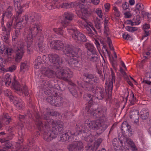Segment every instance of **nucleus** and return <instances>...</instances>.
<instances>
[{
	"instance_id": "obj_6",
	"label": "nucleus",
	"mask_w": 151,
	"mask_h": 151,
	"mask_svg": "<svg viewBox=\"0 0 151 151\" xmlns=\"http://www.w3.org/2000/svg\"><path fill=\"white\" fill-rule=\"evenodd\" d=\"M92 13V11L90 9L83 8L81 9V14L77 13L78 17L86 22V24H85L84 26L86 29V33L90 37H93L94 35V32L92 31L91 28L95 33H96V31L92 24L88 20V18L91 15Z\"/></svg>"
},
{
	"instance_id": "obj_16",
	"label": "nucleus",
	"mask_w": 151,
	"mask_h": 151,
	"mask_svg": "<svg viewBox=\"0 0 151 151\" xmlns=\"http://www.w3.org/2000/svg\"><path fill=\"white\" fill-rule=\"evenodd\" d=\"M83 147V144L80 141L70 144L67 146L69 151H81Z\"/></svg>"
},
{
	"instance_id": "obj_30",
	"label": "nucleus",
	"mask_w": 151,
	"mask_h": 151,
	"mask_svg": "<svg viewBox=\"0 0 151 151\" xmlns=\"http://www.w3.org/2000/svg\"><path fill=\"white\" fill-rule=\"evenodd\" d=\"M59 0H51V1L46 4L45 6L48 9L50 10L54 9L55 5L59 2Z\"/></svg>"
},
{
	"instance_id": "obj_29",
	"label": "nucleus",
	"mask_w": 151,
	"mask_h": 151,
	"mask_svg": "<svg viewBox=\"0 0 151 151\" xmlns=\"http://www.w3.org/2000/svg\"><path fill=\"white\" fill-rule=\"evenodd\" d=\"M73 57H80L83 53V51L78 47H73Z\"/></svg>"
},
{
	"instance_id": "obj_46",
	"label": "nucleus",
	"mask_w": 151,
	"mask_h": 151,
	"mask_svg": "<svg viewBox=\"0 0 151 151\" xmlns=\"http://www.w3.org/2000/svg\"><path fill=\"white\" fill-rule=\"evenodd\" d=\"M14 52V50L10 47L6 48L4 54L7 56L11 55Z\"/></svg>"
},
{
	"instance_id": "obj_27",
	"label": "nucleus",
	"mask_w": 151,
	"mask_h": 151,
	"mask_svg": "<svg viewBox=\"0 0 151 151\" xmlns=\"http://www.w3.org/2000/svg\"><path fill=\"white\" fill-rule=\"evenodd\" d=\"M122 145L123 142L121 140H120L119 138H115L113 140L112 144L115 151H120V147L119 143ZM123 146V145H122Z\"/></svg>"
},
{
	"instance_id": "obj_37",
	"label": "nucleus",
	"mask_w": 151,
	"mask_h": 151,
	"mask_svg": "<svg viewBox=\"0 0 151 151\" xmlns=\"http://www.w3.org/2000/svg\"><path fill=\"white\" fill-rule=\"evenodd\" d=\"M41 58L40 56H38L37 57V58L35 59V61L34 62V65H35V68L36 69H39L41 66Z\"/></svg>"
},
{
	"instance_id": "obj_15",
	"label": "nucleus",
	"mask_w": 151,
	"mask_h": 151,
	"mask_svg": "<svg viewBox=\"0 0 151 151\" xmlns=\"http://www.w3.org/2000/svg\"><path fill=\"white\" fill-rule=\"evenodd\" d=\"M73 47L69 45H66L62 48V51L64 54L67 56L65 61L68 60L73 57Z\"/></svg>"
},
{
	"instance_id": "obj_38",
	"label": "nucleus",
	"mask_w": 151,
	"mask_h": 151,
	"mask_svg": "<svg viewBox=\"0 0 151 151\" xmlns=\"http://www.w3.org/2000/svg\"><path fill=\"white\" fill-rule=\"evenodd\" d=\"M38 47L39 50L41 52H43L47 48V45L43 43L42 41L41 40L38 43Z\"/></svg>"
},
{
	"instance_id": "obj_31",
	"label": "nucleus",
	"mask_w": 151,
	"mask_h": 151,
	"mask_svg": "<svg viewBox=\"0 0 151 151\" xmlns=\"http://www.w3.org/2000/svg\"><path fill=\"white\" fill-rule=\"evenodd\" d=\"M4 94L5 96H8L11 101H13L14 99H16V97L13 96L12 91L9 89H7L4 91Z\"/></svg>"
},
{
	"instance_id": "obj_58",
	"label": "nucleus",
	"mask_w": 151,
	"mask_h": 151,
	"mask_svg": "<svg viewBox=\"0 0 151 151\" xmlns=\"http://www.w3.org/2000/svg\"><path fill=\"white\" fill-rule=\"evenodd\" d=\"M16 68V66L14 65H13L8 68V70L12 72L15 70Z\"/></svg>"
},
{
	"instance_id": "obj_18",
	"label": "nucleus",
	"mask_w": 151,
	"mask_h": 151,
	"mask_svg": "<svg viewBox=\"0 0 151 151\" xmlns=\"http://www.w3.org/2000/svg\"><path fill=\"white\" fill-rule=\"evenodd\" d=\"M102 139L101 138H100L97 139L95 142L93 146L91 144H88L85 147L86 150V151H93L94 148L97 150L102 142Z\"/></svg>"
},
{
	"instance_id": "obj_3",
	"label": "nucleus",
	"mask_w": 151,
	"mask_h": 151,
	"mask_svg": "<svg viewBox=\"0 0 151 151\" xmlns=\"http://www.w3.org/2000/svg\"><path fill=\"white\" fill-rule=\"evenodd\" d=\"M41 15L35 12L26 15L21 17L16 25L17 29L15 35L12 37V40L16 41L21 32L20 29L25 27L27 24L31 25L29 27V33L27 34V47L29 48L32 43L33 36L35 37L40 30V23L38 21L41 18Z\"/></svg>"
},
{
	"instance_id": "obj_14",
	"label": "nucleus",
	"mask_w": 151,
	"mask_h": 151,
	"mask_svg": "<svg viewBox=\"0 0 151 151\" xmlns=\"http://www.w3.org/2000/svg\"><path fill=\"white\" fill-rule=\"evenodd\" d=\"M35 140L32 139L27 145H19L16 149V151H27L31 149L32 151H37L38 148L34 143Z\"/></svg>"
},
{
	"instance_id": "obj_36",
	"label": "nucleus",
	"mask_w": 151,
	"mask_h": 151,
	"mask_svg": "<svg viewBox=\"0 0 151 151\" xmlns=\"http://www.w3.org/2000/svg\"><path fill=\"white\" fill-rule=\"evenodd\" d=\"M141 118L143 120L147 119L149 115L148 111L145 109H142L140 111Z\"/></svg>"
},
{
	"instance_id": "obj_28",
	"label": "nucleus",
	"mask_w": 151,
	"mask_h": 151,
	"mask_svg": "<svg viewBox=\"0 0 151 151\" xmlns=\"http://www.w3.org/2000/svg\"><path fill=\"white\" fill-rule=\"evenodd\" d=\"M14 103L16 107L19 109H22L24 107V103L22 100L16 97V99H14Z\"/></svg>"
},
{
	"instance_id": "obj_49",
	"label": "nucleus",
	"mask_w": 151,
	"mask_h": 151,
	"mask_svg": "<svg viewBox=\"0 0 151 151\" xmlns=\"http://www.w3.org/2000/svg\"><path fill=\"white\" fill-rule=\"evenodd\" d=\"M111 64L114 69L115 71H116L117 65V60L113 58V60L111 62Z\"/></svg>"
},
{
	"instance_id": "obj_9",
	"label": "nucleus",
	"mask_w": 151,
	"mask_h": 151,
	"mask_svg": "<svg viewBox=\"0 0 151 151\" xmlns=\"http://www.w3.org/2000/svg\"><path fill=\"white\" fill-rule=\"evenodd\" d=\"M67 30L69 33H72V38L76 42H85L87 41L86 36L74 27H68Z\"/></svg>"
},
{
	"instance_id": "obj_43",
	"label": "nucleus",
	"mask_w": 151,
	"mask_h": 151,
	"mask_svg": "<svg viewBox=\"0 0 151 151\" xmlns=\"http://www.w3.org/2000/svg\"><path fill=\"white\" fill-rule=\"evenodd\" d=\"M87 99H86L88 101L89 104L92 105L93 104V102L94 99H96V97L90 94H88L86 95Z\"/></svg>"
},
{
	"instance_id": "obj_63",
	"label": "nucleus",
	"mask_w": 151,
	"mask_h": 151,
	"mask_svg": "<svg viewBox=\"0 0 151 151\" xmlns=\"http://www.w3.org/2000/svg\"><path fill=\"white\" fill-rule=\"evenodd\" d=\"M104 7L106 12H108L110 8V4L109 3H106L104 5Z\"/></svg>"
},
{
	"instance_id": "obj_39",
	"label": "nucleus",
	"mask_w": 151,
	"mask_h": 151,
	"mask_svg": "<svg viewBox=\"0 0 151 151\" xmlns=\"http://www.w3.org/2000/svg\"><path fill=\"white\" fill-rule=\"evenodd\" d=\"M74 5V3L73 2L64 3L62 4L60 6L61 8L67 9L73 7Z\"/></svg>"
},
{
	"instance_id": "obj_21",
	"label": "nucleus",
	"mask_w": 151,
	"mask_h": 151,
	"mask_svg": "<svg viewBox=\"0 0 151 151\" xmlns=\"http://www.w3.org/2000/svg\"><path fill=\"white\" fill-rule=\"evenodd\" d=\"M41 71L42 74L49 78L53 77L55 74V73L52 70L48 68L42 67Z\"/></svg>"
},
{
	"instance_id": "obj_53",
	"label": "nucleus",
	"mask_w": 151,
	"mask_h": 151,
	"mask_svg": "<svg viewBox=\"0 0 151 151\" xmlns=\"http://www.w3.org/2000/svg\"><path fill=\"white\" fill-rule=\"evenodd\" d=\"M107 42L110 50H114V48L113 46L111 40L110 38L109 37L107 38Z\"/></svg>"
},
{
	"instance_id": "obj_11",
	"label": "nucleus",
	"mask_w": 151,
	"mask_h": 151,
	"mask_svg": "<svg viewBox=\"0 0 151 151\" xmlns=\"http://www.w3.org/2000/svg\"><path fill=\"white\" fill-rule=\"evenodd\" d=\"M47 101L52 105L59 107L63 104V98L60 96L55 93V95L49 96L47 98Z\"/></svg>"
},
{
	"instance_id": "obj_42",
	"label": "nucleus",
	"mask_w": 151,
	"mask_h": 151,
	"mask_svg": "<svg viewBox=\"0 0 151 151\" xmlns=\"http://www.w3.org/2000/svg\"><path fill=\"white\" fill-rule=\"evenodd\" d=\"M4 139L5 141L2 144L3 145V148L6 149H8L11 148L12 145L11 143L8 141L6 140L5 139Z\"/></svg>"
},
{
	"instance_id": "obj_33",
	"label": "nucleus",
	"mask_w": 151,
	"mask_h": 151,
	"mask_svg": "<svg viewBox=\"0 0 151 151\" xmlns=\"http://www.w3.org/2000/svg\"><path fill=\"white\" fill-rule=\"evenodd\" d=\"M85 47L88 50L87 54L90 53L89 52H96V49L94 46L91 43L89 42H87L85 44Z\"/></svg>"
},
{
	"instance_id": "obj_19",
	"label": "nucleus",
	"mask_w": 151,
	"mask_h": 151,
	"mask_svg": "<svg viewBox=\"0 0 151 151\" xmlns=\"http://www.w3.org/2000/svg\"><path fill=\"white\" fill-rule=\"evenodd\" d=\"M50 46L52 48L59 50H62L65 46L62 42L59 40H55L53 42V44L52 41H49Z\"/></svg>"
},
{
	"instance_id": "obj_23",
	"label": "nucleus",
	"mask_w": 151,
	"mask_h": 151,
	"mask_svg": "<svg viewBox=\"0 0 151 151\" xmlns=\"http://www.w3.org/2000/svg\"><path fill=\"white\" fill-rule=\"evenodd\" d=\"M150 25L147 24H145L143 25L142 29L144 30V33L142 37L141 40H146L147 39V37L150 35L149 31L148 30V29L150 28Z\"/></svg>"
},
{
	"instance_id": "obj_48",
	"label": "nucleus",
	"mask_w": 151,
	"mask_h": 151,
	"mask_svg": "<svg viewBox=\"0 0 151 151\" xmlns=\"http://www.w3.org/2000/svg\"><path fill=\"white\" fill-rule=\"evenodd\" d=\"M29 65L26 62L22 63L21 64L20 69L21 70H27Z\"/></svg>"
},
{
	"instance_id": "obj_10",
	"label": "nucleus",
	"mask_w": 151,
	"mask_h": 151,
	"mask_svg": "<svg viewBox=\"0 0 151 151\" xmlns=\"http://www.w3.org/2000/svg\"><path fill=\"white\" fill-rule=\"evenodd\" d=\"M12 85L13 87L20 95L23 94L25 96L29 95L28 89L25 85H21L15 79L12 82Z\"/></svg>"
},
{
	"instance_id": "obj_17",
	"label": "nucleus",
	"mask_w": 151,
	"mask_h": 151,
	"mask_svg": "<svg viewBox=\"0 0 151 151\" xmlns=\"http://www.w3.org/2000/svg\"><path fill=\"white\" fill-rule=\"evenodd\" d=\"M43 84V88L45 94L50 95L53 92L54 88L50 82L44 81Z\"/></svg>"
},
{
	"instance_id": "obj_25",
	"label": "nucleus",
	"mask_w": 151,
	"mask_h": 151,
	"mask_svg": "<svg viewBox=\"0 0 151 151\" xmlns=\"http://www.w3.org/2000/svg\"><path fill=\"white\" fill-rule=\"evenodd\" d=\"M95 92H93V93H96V98L99 99H102L104 96L105 93L104 90L103 88L97 87L95 88Z\"/></svg>"
},
{
	"instance_id": "obj_62",
	"label": "nucleus",
	"mask_w": 151,
	"mask_h": 151,
	"mask_svg": "<svg viewBox=\"0 0 151 151\" xmlns=\"http://www.w3.org/2000/svg\"><path fill=\"white\" fill-rule=\"evenodd\" d=\"M122 6L124 10H126L127 9L128 7V4L127 3L125 2V3L122 4Z\"/></svg>"
},
{
	"instance_id": "obj_40",
	"label": "nucleus",
	"mask_w": 151,
	"mask_h": 151,
	"mask_svg": "<svg viewBox=\"0 0 151 151\" xmlns=\"http://www.w3.org/2000/svg\"><path fill=\"white\" fill-rule=\"evenodd\" d=\"M144 8V6L142 4H137L134 10L136 14H139L140 11L142 10Z\"/></svg>"
},
{
	"instance_id": "obj_57",
	"label": "nucleus",
	"mask_w": 151,
	"mask_h": 151,
	"mask_svg": "<svg viewBox=\"0 0 151 151\" xmlns=\"http://www.w3.org/2000/svg\"><path fill=\"white\" fill-rule=\"evenodd\" d=\"M113 9L114 11L115 15L117 17H119L120 16V12L118 10L117 7L114 6L113 8Z\"/></svg>"
},
{
	"instance_id": "obj_56",
	"label": "nucleus",
	"mask_w": 151,
	"mask_h": 151,
	"mask_svg": "<svg viewBox=\"0 0 151 151\" xmlns=\"http://www.w3.org/2000/svg\"><path fill=\"white\" fill-rule=\"evenodd\" d=\"M70 91L73 96L76 97L77 96L78 92L76 89L74 88H71L70 90Z\"/></svg>"
},
{
	"instance_id": "obj_2",
	"label": "nucleus",
	"mask_w": 151,
	"mask_h": 151,
	"mask_svg": "<svg viewBox=\"0 0 151 151\" xmlns=\"http://www.w3.org/2000/svg\"><path fill=\"white\" fill-rule=\"evenodd\" d=\"M46 111L41 113V116L38 112L32 114L29 111H27L28 117L32 119L34 115L36 118L35 122L39 130L43 131V137L46 141L49 142L55 138L58 133L63 129L64 124L62 121L58 120L56 122L50 118V113L45 109Z\"/></svg>"
},
{
	"instance_id": "obj_22",
	"label": "nucleus",
	"mask_w": 151,
	"mask_h": 151,
	"mask_svg": "<svg viewBox=\"0 0 151 151\" xmlns=\"http://www.w3.org/2000/svg\"><path fill=\"white\" fill-rule=\"evenodd\" d=\"M13 5L15 8L16 9V8H17V9L16 15V18L17 17V18H18L22 13L23 11V9L22 7L21 6L19 0H14ZM16 9L17 10V9Z\"/></svg>"
},
{
	"instance_id": "obj_13",
	"label": "nucleus",
	"mask_w": 151,
	"mask_h": 151,
	"mask_svg": "<svg viewBox=\"0 0 151 151\" xmlns=\"http://www.w3.org/2000/svg\"><path fill=\"white\" fill-rule=\"evenodd\" d=\"M49 60L52 63L55 69L59 68L61 67L63 63V60L58 55L54 54L48 55Z\"/></svg>"
},
{
	"instance_id": "obj_54",
	"label": "nucleus",
	"mask_w": 151,
	"mask_h": 151,
	"mask_svg": "<svg viewBox=\"0 0 151 151\" xmlns=\"http://www.w3.org/2000/svg\"><path fill=\"white\" fill-rule=\"evenodd\" d=\"M15 60L14 56L13 55L7 56L6 61L7 62H14Z\"/></svg>"
},
{
	"instance_id": "obj_52",
	"label": "nucleus",
	"mask_w": 151,
	"mask_h": 151,
	"mask_svg": "<svg viewBox=\"0 0 151 151\" xmlns=\"http://www.w3.org/2000/svg\"><path fill=\"white\" fill-rule=\"evenodd\" d=\"M100 42L101 44H102L103 45V47L105 49V51L106 52L108 55L109 56L110 54V52L108 51L107 46L106 45H104L103 41L102 40H100Z\"/></svg>"
},
{
	"instance_id": "obj_61",
	"label": "nucleus",
	"mask_w": 151,
	"mask_h": 151,
	"mask_svg": "<svg viewBox=\"0 0 151 151\" xmlns=\"http://www.w3.org/2000/svg\"><path fill=\"white\" fill-rule=\"evenodd\" d=\"M104 32L106 34V35H108L109 34V29L108 27H104Z\"/></svg>"
},
{
	"instance_id": "obj_64",
	"label": "nucleus",
	"mask_w": 151,
	"mask_h": 151,
	"mask_svg": "<svg viewBox=\"0 0 151 151\" xmlns=\"http://www.w3.org/2000/svg\"><path fill=\"white\" fill-rule=\"evenodd\" d=\"M125 17L127 18H129L131 16V14L128 12H126L124 13Z\"/></svg>"
},
{
	"instance_id": "obj_8",
	"label": "nucleus",
	"mask_w": 151,
	"mask_h": 151,
	"mask_svg": "<svg viewBox=\"0 0 151 151\" xmlns=\"http://www.w3.org/2000/svg\"><path fill=\"white\" fill-rule=\"evenodd\" d=\"M55 73L57 77L65 81H68L73 76V72L68 68L61 67L58 68Z\"/></svg>"
},
{
	"instance_id": "obj_50",
	"label": "nucleus",
	"mask_w": 151,
	"mask_h": 151,
	"mask_svg": "<svg viewBox=\"0 0 151 151\" xmlns=\"http://www.w3.org/2000/svg\"><path fill=\"white\" fill-rule=\"evenodd\" d=\"M126 29L127 31L131 32H134L138 30V28L137 27H133L129 26H126Z\"/></svg>"
},
{
	"instance_id": "obj_59",
	"label": "nucleus",
	"mask_w": 151,
	"mask_h": 151,
	"mask_svg": "<svg viewBox=\"0 0 151 151\" xmlns=\"http://www.w3.org/2000/svg\"><path fill=\"white\" fill-rule=\"evenodd\" d=\"M13 136L14 134L12 133H9L7 135L6 140L9 141V140L11 139L13 137Z\"/></svg>"
},
{
	"instance_id": "obj_24",
	"label": "nucleus",
	"mask_w": 151,
	"mask_h": 151,
	"mask_svg": "<svg viewBox=\"0 0 151 151\" xmlns=\"http://www.w3.org/2000/svg\"><path fill=\"white\" fill-rule=\"evenodd\" d=\"M88 54L87 58L89 61L92 62L97 63L99 61L98 55L97 54L96 51L93 52Z\"/></svg>"
},
{
	"instance_id": "obj_35",
	"label": "nucleus",
	"mask_w": 151,
	"mask_h": 151,
	"mask_svg": "<svg viewBox=\"0 0 151 151\" xmlns=\"http://www.w3.org/2000/svg\"><path fill=\"white\" fill-rule=\"evenodd\" d=\"M2 81L5 83L6 86L9 85L11 82V75L9 74H6L4 78L3 79Z\"/></svg>"
},
{
	"instance_id": "obj_32",
	"label": "nucleus",
	"mask_w": 151,
	"mask_h": 151,
	"mask_svg": "<svg viewBox=\"0 0 151 151\" xmlns=\"http://www.w3.org/2000/svg\"><path fill=\"white\" fill-rule=\"evenodd\" d=\"M112 73V68L111 69ZM115 82L114 75L112 73V79L110 80L109 82L108 86V90L109 92H111L112 91L113 88V83Z\"/></svg>"
},
{
	"instance_id": "obj_20",
	"label": "nucleus",
	"mask_w": 151,
	"mask_h": 151,
	"mask_svg": "<svg viewBox=\"0 0 151 151\" xmlns=\"http://www.w3.org/2000/svg\"><path fill=\"white\" fill-rule=\"evenodd\" d=\"M69 65V66L75 69L80 67V65L78 62L76 60V58L72 57L68 60L66 61Z\"/></svg>"
},
{
	"instance_id": "obj_41",
	"label": "nucleus",
	"mask_w": 151,
	"mask_h": 151,
	"mask_svg": "<svg viewBox=\"0 0 151 151\" xmlns=\"http://www.w3.org/2000/svg\"><path fill=\"white\" fill-rule=\"evenodd\" d=\"M132 22L133 24L134 25H139L141 22L140 17L138 15L137 16L132 19Z\"/></svg>"
},
{
	"instance_id": "obj_60",
	"label": "nucleus",
	"mask_w": 151,
	"mask_h": 151,
	"mask_svg": "<svg viewBox=\"0 0 151 151\" xmlns=\"http://www.w3.org/2000/svg\"><path fill=\"white\" fill-rule=\"evenodd\" d=\"M6 49V48L5 47L4 45H1L0 46V53L1 54H3L4 53Z\"/></svg>"
},
{
	"instance_id": "obj_55",
	"label": "nucleus",
	"mask_w": 151,
	"mask_h": 151,
	"mask_svg": "<svg viewBox=\"0 0 151 151\" xmlns=\"http://www.w3.org/2000/svg\"><path fill=\"white\" fill-rule=\"evenodd\" d=\"M96 12L97 14L99 17L101 18L103 15L102 10L100 8H98L96 9Z\"/></svg>"
},
{
	"instance_id": "obj_45",
	"label": "nucleus",
	"mask_w": 151,
	"mask_h": 151,
	"mask_svg": "<svg viewBox=\"0 0 151 151\" xmlns=\"http://www.w3.org/2000/svg\"><path fill=\"white\" fill-rule=\"evenodd\" d=\"M147 80H144L142 82L149 85H151V72L147 73L146 75Z\"/></svg>"
},
{
	"instance_id": "obj_44",
	"label": "nucleus",
	"mask_w": 151,
	"mask_h": 151,
	"mask_svg": "<svg viewBox=\"0 0 151 151\" xmlns=\"http://www.w3.org/2000/svg\"><path fill=\"white\" fill-rule=\"evenodd\" d=\"M136 98L134 97L133 93H132L130 95V99L129 100L130 102L129 105H133L136 103Z\"/></svg>"
},
{
	"instance_id": "obj_12",
	"label": "nucleus",
	"mask_w": 151,
	"mask_h": 151,
	"mask_svg": "<svg viewBox=\"0 0 151 151\" xmlns=\"http://www.w3.org/2000/svg\"><path fill=\"white\" fill-rule=\"evenodd\" d=\"M17 49L16 51V54L15 57V60L17 63L19 62L21 60L24 52L23 48L24 45L22 40L18 41Z\"/></svg>"
},
{
	"instance_id": "obj_47",
	"label": "nucleus",
	"mask_w": 151,
	"mask_h": 151,
	"mask_svg": "<svg viewBox=\"0 0 151 151\" xmlns=\"http://www.w3.org/2000/svg\"><path fill=\"white\" fill-rule=\"evenodd\" d=\"M4 120L5 121V123L6 124H8L12 121L10 116L7 114H6L4 115Z\"/></svg>"
},
{
	"instance_id": "obj_34",
	"label": "nucleus",
	"mask_w": 151,
	"mask_h": 151,
	"mask_svg": "<svg viewBox=\"0 0 151 151\" xmlns=\"http://www.w3.org/2000/svg\"><path fill=\"white\" fill-rule=\"evenodd\" d=\"M128 144L131 147L132 150L133 151H137V149L135 145L133 142L130 139H127L126 142L125 143Z\"/></svg>"
},
{
	"instance_id": "obj_4",
	"label": "nucleus",
	"mask_w": 151,
	"mask_h": 151,
	"mask_svg": "<svg viewBox=\"0 0 151 151\" xmlns=\"http://www.w3.org/2000/svg\"><path fill=\"white\" fill-rule=\"evenodd\" d=\"M13 8L9 6L2 15L1 19V29L0 31L2 36V40L6 43L8 42L10 34L12 29L13 19L12 16Z\"/></svg>"
},
{
	"instance_id": "obj_51",
	"label": "nucleus",
	"mask_w": 151,
	"mask_h": 151,
	"mask_svg": "<svg viewBox=\"0 0 151 151\" xmlns=\"http://www.w3.org/2000/svg\"><path fill=\"white\" fill-rule=\"evenodd\" d=\"M122 37L126 40H132V39L131 36L127 32L124 33L122 35Z\"/></svg>"
},
{
	"instance_id": "obj_1",
	"label": "nucleus",
	"mask_w": 151,
	"mask_h": 151,
	"mask_svg": "<svg viewBox=\"0 0 151 151\" xmlns=\"http://www.w3.org/2000/svg\"><path fill=\"white\" fill-rule=\"evenodd\" d=\"M106 108L101 106L97 109H94L93 107L90 106L88 110V112L96 118H100L96 121H91L86 120L84 123V126L87 127L86 128L83 125L78 126L76 129V132L70 130H66L63 134H59L58 136L59 141L64 142L68 140L73 135H79L82 139L91 143L94 139V136L91 132V130H99L101 133L104 132L108 127L106 122L108 120L106 114Z\"/></svg>"
},
{
	"instance_id": "obj_7",
	"label": "nucleus",
	"mask_w": 151,
	"mask_h": 151,
	"mask_svg": "<svg viewBox=\"0 0 151 151\" xmlns=\"http://www.w3.org/2000/svg\"><path fill=\"white\" fill-rule=\"evenodd\" d=\"M63 17L64 20L61 22V27L60 28H55L53 29L54 31L56 34L62 35L64 34L63 28L70 27V22L72 21L74 17V14L69 12H66L64 13Z\"/></svg>"
},
{
	"instance_id": "obj_26",
	"label": "nucleus",
	"mask_w": 151,
	"mask_h": 151,
	"mask_svg": "<svg viewBox=\"0 0 151 151\" xmlns=\"http://www.w3.org/2000/svg\"><path fill=\"white\" fill-rule=\"evenodd\" d=\"M121 130L122 131H124L126 130L129 133V136L130 137L132 135V132L131 130V126L129 125L128 123L126 121L123 122L121 126Z\"/></svg>"
},
{
	"instance_id": "obj_5",
	"label": "nucleus",
	"mask_w": 151,
	"mask_h": 151,
	"mask_svg": "<svg viewBox=\"0 0 151 151\" xmlns=\"http://www.w3.org/2000/svg\"><path fill=\"white\" fill-rule=\"evenodd\" d=\"M83 76H84V82L78 81L77 85L85 90H91L93 92H95V88L97 87L96 86L99 82V78L88 72L84 73Z\"/></svg>"
}]
</instances>
